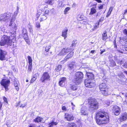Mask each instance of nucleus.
I'll use <instances>...</instances> for the list:
<instances>
[{
	"mask_svg": "<svg viewBox=\"0 0 127 127\" xmlns=\"http://www.w3.org/2000/svg\"><path fill=\"white\" fill-rule=\"evenodd\" d=\"M108 113L103 111H100L96 114V122L98 125L107 123L109 120Z\"/></svg>",
	"mask_w": 127,
	"mask_h": 127,
	"instance_id": "nucleus-1",
	"label": "nucleus"
},
{
	"mask_svg": "<svg viewBox=\"0 0 127 127\" xmlns=\"http://www.w3.org/2000/svg\"><path fill=\"white\" fill-rule=\"evenodd\" d=\"M89 110L91 112L95 111L98 109V103L95 99L91 98L89 100Z\"/></svg>",
	"mask_w": 127,
	"mask_h": 127,
	"instance_id": "nucleus-2",
	"label": "nucleus"
},
{
	"mask_svg": "<svg viewBox=\"0 0 127 127\" xmlns=\"http://www.w3.org/2000/svg\"><path fill=\"white\" fill-rule=\"evenodd\" d=\"M11 14L10 13H5L0 15V21L7 22L11 20Z\"/></svg>",
	"mask_w": 127,
	"mask_h": 127,
	"instance_id": "nucleus-3",
	"label": "nucleus"
},
{
	"mask_svg": "<svg viewBox=\"0 0 127 127\" xmlns=\"http://www.w3.org/2000/svg\"><path fill=\"white\" fill-rule=\"evenodd\" d=\"M83 77V74L81 72H78L75 74L74 79L73 80V82L75 84H80Z\"/></svg>",
	"mask_w": 127,
	"mask_h": 127,
	"instance_id": "nucleus-4",
	"label": "nucleus"
},
{
	"mask_svg": "<svg viewBox=\"0 0 127 127\" xmlns=\"http://www.w3.org/2000/svg\"><path fill=\"white\" fill-rule=\"evenodd\" d=\"M1 39L0 42L1 46H4L5 44L10 46L11 45L12 41L10 39L9 36L4 35L1 38Z\"/></svg>",
	"mask_w": 127,
	"mask_h": 127,
	"instance_id": "nucleus-5",
	"label": "nucleus"
},
{
	"mask_svg": "<svg viewBox=\"0 0 127 127\" xmlns=\"http://www.w3.org/2000/svg\"><path fill=\"white\" fill-rule=\"evenodd\" d=\"M99 87L101 93L104 95L107 96L108 94V89L105 83H102L99 85Z\"/></svg>",
	"mask_w": 127,
	"mask_h": 127,
	"instance_id": "nucleus-6",
	"label": "nucleus"
},
{
	"mask_svg": "<svg viewBox=\"0 0 127 127\" xmlns=\"http://www.w3.org/2000/svg\"><path fill=\"white\" fill-rule=\"evenodd\" d=\"M19 13L18 11H15L13 15L11 14L12 16L11 20L10 22L9 25V27H10L13 29H16V24L14 23V21L15 19V17Z\"/></svg>",
	"mask_w": 127,
	"mask_h": 127,
	"instance_id": "nucleus-7",
	"label": "nucleus"
},
{
	"mask_svg": "<svg viewBox=\"0 0 127 127\" xmlns=\"http://www.w3.org/2000/svg\"><path fill=\"white\" fill-rule=\"evenodd\" d=\"M50 80V76L47 72H44L40 79L42 82L44 83Z\"/></svg>",
	"mask_w": 127,
	"mask_h": 127,
	"instance_id": "nucleus-8",
	"label": "nucleus"
},
{
	"mask_svg": "<svg viewBox=\"0 0 127 127\" xmlns=\"http://www.w3.org/2000/svg\"><path fill=\"white\" fill-rule=\"evenodd\" d=\"M10 82L9 80L5 79H3L0 82L1 85L4 87L5 91L8 90V87L9 85Z\"/></svg>",
	"mask_w": 127,
	"mask_h": 127,
	"instance_id": "nucleus-9",
	"label": "nucleus"
},
{
	"mask_svg": "<svg viewBox=\"0 0 127 127\" xmlns=\"http://www.w3.org/2000/svg\"><path fill=\"white\" fill-rule=\"evenodd\" d=\"M85 83L86 86L89 88H92L95 85V83L93 82V81L89 79H85Z\"/></svg>",
	"mask_w": 127,
	"mask_h": 127,
	"instance_id": "nucleus-10",
	"label": "nucleus"
},
{
	"mask_svg": "<svg viewBox=\"0 0 127 127\" xmlns=\"http://www.w3.org/2000/svg\"><path fill=\"white\" fill-rule=\"evenodd\" d=\"M113 110L114 114L117 116L119 115L121 112L120 108L117 106L113 107Z\"/></svg>",
	"mask_w": 127,
	"mask_h": 127,
	"instance_id": "nucleus-11",
	"label": "nucleus"
},
{
	"mask_svg": "<svg viewBox=\"0 0 127 127\" xmlns=\"http://www.w3.org/2000/svg\"><path fill=\"white\" fill-rule=\"evenodd\" d=\"M121 122H122L127 120V113L124 112L121 114L119 119Z\"/></svg>",
	"mask_w": 127,
	"mask_h": 127,
	"instance_id": "nucleus-12",
	"label": "nucleus"
},
{
	"mask_svg": "<svg viewBox=\"0 0 127 127\" xmlns=\"http://www.w3.org/2000/svg\"><path fill=\"white\" fill-rule=\"evenodd\" d=\"M6 51L0 50V60L1 61L4 60H6L5 56L7 55Z\"/></svg>",
	"mask_w": 127,
	"mask_h": 127,
	"instance_id": "nucleus-13",
	"label": "nucleus"
},
{
	"mask_svg": "<svg viewBox=\"0 0 127 127\" xmlns=\"http://www.w3.org/2000/svg\"><path fill=\"white\" fill-rule=\"evenodd\" d=\"M39 17H40V21L46 20L48 17L44 15L43 14L41 13H40V12H38L37 13V17L38 18Z\"/></svg>",
	"mask_w": 127,
	"mask_h": 127,
	"instance_id": "nucleus-14",
	"label": "nucleus"
},
{
	"mask_svg": "<svg viewBox=\"0 0 127 127\" xmlns=\"http://www.w3.org/2000/svg\"><path fill=\"white\" fill-rule=\"evenodd\" d=\"M81 112L82 114L87 115L88 114V109L85 106H83L81 109Z\"/></svg>",
	"mask_w": 127,
	"mask_h": 127,
	"instance_id": "nucleus-15",
	"label": "nucleus"
},
{
	"mask_svg": "<svg viewBox=\"0 0 127 127\" xmlns=\"http://www.w3.org/2000/svg\"><path fill=\"white\" fill-rule=\"evenodd\" d=\"M66 78L65 77H62L60 79V80L59 82V84L60 86H63L66 82Z\"/></svg>",
	"mask_w": 127,
	"mask_h": 127,
	"instance_id": "nucleus-16",
	"label": "nucleus"
},
{
	"mask_svg": "<svg viewBox=\"0 0 127 127\" xmlns=\"http://www.w3.org/2000/svg\"><path fill=\"white\" fill-rule=\"evenodd\" d=\"M65 118L68 121H72L73 120L74 117L73 116L71 115L66 114L65 115Z\"/></svg>",
	"mask_w": 127,
	"mask_h": 127,
	"instance_id": "nucleus-17",
	"label": "nucleus"
},
{
	"mask_svg": "<svg viewBox=\"0 0 127 127\" xmlns=\"http://www.w3.org/2000/svg\"><path fill=\"white\" fill-rule=\"evenodd\" d=\"M14 84L16 89L18 91L19 89V88L18 87L19 83L18 80L16 79H14Z\"/></svg>",
	"mask_w": 127,
	"mask_h": 127,
	"instance_id": "nucleus-18",
	"label": "nucleus"
},
{
	"mask_svg": "<svg viewBox=\"0 0 127 127\" xmlns=\"http://www.w3.org/2000/svg\"><path fill=\"white\" fill-rule=\"evenodd\" d=\"M87 76L88 78V79H90L91 81H93L94 79V74L91 73H87Z\"/></svg>",
	"mask_w": 127,
	"mask_h": 127,
	"instance_id": "nucleus-19",
	"label": "nucleus"
},
{
	"mask_svg": "<svg viewBox=\"0 0 127 127\" xmlns=\"http://www.w3.org/2000/svg\"><path fill=\"white\" fill-rule=\"evenodd\" d=\"M73 52H71L67 55L65 57V58L64 59V61H66L68 59L71 58L73 56Z\"/></svg>",
	"mask_w": 127,
	"mask_h": 127,
	"instance_id": "nucleus-20",
	"label": "nucleus"
},
{
	"mask_svg": "<svg viewBox=\"0 0 127 127\" xmlns=\"http://www.w3.org/2000/svg\"><path fill=\"white\" fill-rule=\"evenodd\" d=\"M76 66L75 63L73 62H71L68 65L69 67L71 69L74 68Z\"/></svg>",
	"mask_w": 127,
	"mask_h": 127,
	"instance_id": "nucleus-21",
	"label": "nucleus"
},
{
	"mask_svg": "<svg viewBox=\"0 0 127 127\" xmlns=\"http://www.w3.org/2000/svg\"><path fill=\"white\" fill-rule=\"evenodd\" d=\"M68 29H66L63 31L62 32V36L64 37V39H65L67 37L66 35L67 34V32Z\"/></svg>",
	"mask_w": 127,
	"mask_h": 127,
	"instance_id": "nucleus-22",
	"label": "nucleus"
},
{
	"mask_svg": "<svg viewBox=\"0 0 127 127\" xmlns=\"http://www.w3.org/2000/svg\"><path fill=\"white\" fill-rule=\"evenodd\" d=\"M77 84H72L70 85V88L73 91L76 90L77 89Z\"/></svg>",
	"mask_w": 127,
	"mask_h": 127,
	"instance_id": "nucleus-23",
	"label": "nucleus"
},
{
	"mask_svg": "<svg viewBox=\"0 0 127 127\" xmlns=\"http://www.w3.org/2000/svg\"><path fill=\"white\" fill-rule=\"evenodd\" d=\"M96 12V9L94 7H93L91 9V11L89 14L90 15H93Z\"/></svg>",
	"mask_w": 127,
	"mask_h": 127,
	"instance_id": "nucleus-24",
	"label": "nucleus"
},
{
	"mask_svg": "<svg viewBox=\"0 0 127 127\" xmlns=\"http://www.w3.org/2000/svg\"><path fill=\"white\" fill-rule=\"evenodd\" d=\"M54 0H48L45 2V3L48 4H49L52 5L54 2Z\"/></svg>",
	"mask_w": 127,
	"mask_h": 127,
	"instance_id": "nucleus-25",
	"label": "nucleus"
},
{
	"mask_svg": "<svg viewBox=\"0 0 127 127\" xmlns=\"http://www.w3.org/2000/svg\"><path fill=\"white\" fill-rule=\"evenodd\" d=\"M57 124V123L56 122L52 121L49 123L48 127H53L54 126L56 125Z\"/></svg>",
	"mask_w": 127,
	"mask_h": 127,
	"instance_id": "nucleus-26",
	"label": "nucleus"
},
{
	"mask_svg": "<svg viewBox=\"0 0 127 127\" xmlns=\"http://www.w3.org/2000/svg\"><path fill=\"white\" fill-rule=\"evenodd\" d=\"M49 10L48 9H46L43 12H42L41 13L48 17L49 16Z\"/></svg>",
	"mask_w": 127,
	"mask_h": 127,
	"instance_id": "nucleus-27",
	"label": "nucleus"
},
{
	"mask_svg": "<svg viewBox=\"0 0 127 127\" xmlns=\"http://www.w3.org/2000/svg\"><path fill=\"white\" fill-rule=\"evenodd\" d=\"M66 53L65 50V48H63L61 51L59 53V55H64L66 54Z\"/></svg>",
	"mask_w": 127,
	"mask_h": 127,
	"instance_id": "nucleus-28",
	"label": "nucleus"
},
{
	"mask_svg": "<svg viewBox=\"0 0 127 127\" xmlns=\"http://www.w3.org/2000/svg\"><path fill=\"white\" fill-rule=\"evenodd\" d=\"M42 120V118L39 117H37L34 120L35 122H40Z\"/></svg>",
	"mask_w": 127,
	"mask_h": 127,
	"instance_id": "nucleus-29",
	"label": "nucleus"
},
{
	"mask_svg": "<svg viewBox=\"0 0 127 127\" xmlns=\"http://www.w3.org/2000/svg\"><path fill=\"white\" fill-rule=\"evenodd\" d=\"M102 40H105L107 39V34L106 33V32H105L103 33L102 34Z\"/></svg>",
	"mask_w": 127,
	"mask_h": 127,
	"instance_id": "nucleus-30",
	"label": "nucleus"
},
{
	"mask_svg": "<svg viewBox=\"0 0 127 127\" xmlns=\"http://www.w3.org/2000/svg\"><path fill=\"white\" fill-rule=\"evenodd\" d=\"M110 66H114L116 65V63L113 60H110Z\"/></svg>",
	"mask_w": 127,
	"mask_h": 127,
	"instance_id": "nucleus-31",
	"label": "nucleus"
},
{
	"mask_svg": "<svg viewBox=\"0 0 127 127\" xmlns=\"http://www.w3.org/2000/svg\"><path fill=\"white\" fill-rule=\"evenodd\" d=\"M28 59L29 64H32V60L31 57L30 56H28Z\"/></svg>",
	"mask_w": 127,
	"mask_h": 127,
	"instance_id": "nucleus-32",
	"label": "nucleus"
},
{
	"mask_svg": "<svg viewBox=\"0 0 127 127\" xmlns=\"http://www.w3.org/2000/svg\"><path fill=\"white\" fill-rule=\"evenodd\" d=\"M32 64L29 65L28 66V71L29 73H30L32 71Z\"/></svg>",
	"mask_w": 127,
	"mask_h": 127,
	"instance_id": "nucleus-33",
	"label": "nucleus"
},
{
	"mask_svg": "<svg viewBox=\"0 0 127 127\" xmlns=\"http://www.w3.org/2000/svg\"><path fill=\"white\" fill-rule=\"evenodd\" d=\"M62 67V66L61 65H59L56 68L55 70L57 71H59L61 70Z\"/></svg>",
	"mask_w": 127,
	"mask_h": 127,
	"instance_id": "nucleus-34",
	"label": "nucleus"
},
{
	"mask_svg": "<svg viewBox=\"0 0 127 127\" xmlns=\"http://www.w3.org/2000/svg\"><path fill=\"white\" fill-rule=\"evenodd\" d=\"M70 8L69 7H67L66 8L64 11V14H67V12L70 9Z\"/></svg>",
	"mask_w": 127,
	"mask_h": 127,
	"instance_id": "nucleus-35",
	"label": "nucleus"
},
{
	"mask_svg": "<svg viewBox=\"0 0 127 127\" xmlns=\"http://www.w3.org/2000/svg\"><path fill=\"white\" fill-rule=\"evenodd\" d=\"M115 61L118 64H119L120 65H122L123 63L122 60H119L116 59Z\"/></svg>",
	"mask_w": 127,
	"mask_h": 127,
	"instance_id": "nucleus-36",
	"label": "nucleus"
},
{
	"mask_svg": "<svg viewBox=\"0 0 127 127\" xmlns=\"http://www.w3.org/2000/svg\"><path fill=\"white\" fill-rule=\"evenodd\" d=\"M68 127H76V126L74 123L69 124L68 125Z\"/></svg>",
	"mask_w": 127,
	"mask_h": 127,
	"instance_id": "nucleus-37",
	"label": "nucleus"
},
{
	"mask_svg": "<svg viewBox=\"0 0 127 127\" xmlns=\"http://www.w3.org/2000/svg\"><path fill=\"white\" fill-rule=\"evenodd\" d=\"M27 33V31L26 29L24 28H23L22 30V35H24V34Z\"/></svg>",
	"mask_w": 127,
	"mask_h": 127,
	"instance_id": "nucleus-38",
	"label": "nucleus"
},
{
	"mask_svg": "<svg viewBox=\"0 0 127 127\" xmlns=\"http://www.w3.org/2000/svg\"><path fill=\"white\" fill-rule=\"evenodd\" d=\"M51 46H47L45 48V51L47 52H48L49 50L51 48Z\"/></svg>",
	"mask_w": 127,
	"mask_h": 127,
	"instance_id": "nucleus-39",
	"label": "nucleus"
},
{
	"mask_svg": "<svg viewBox=\"0 0 127 127\" xmlns=\"http://www.w3.org/2000/svg\"><path fill=\"white\" fill-rule=\"evenodd\" d=\"M118 76L121 79H122L125 77L124 75L122 73L121 74H119L118 75Z\"/></svg>",
	"mask_w": 127,
	"mask_h": 127,
	"instance_id": "nucleus-40",
	"label": "nucleus"
},
{
	"mask_svg": "<svg viewBox=\"0 0 127 127\" xmlns=\"http://www.w3.org/2000/svg\"><path fill=\"white\" fill-rule=\"evenodd\" d=\"M24 39L25 38H28V37L27 33L24 34V35H22Z\"/></svg>",
	"mask_w": 127,
	"mask_h": 127,
	"instance_id": "nucleus-41",
	"label": "nucleus"
},
{
	"mask_svg": "<svg viewBox=\"0 0 127 127\" xmlns=\"http://www.w3.org/2000/svg\"><path fill=\"white\" fill-rule=\"evenodd\" d=\"M35 26L37 28H39L40 27V23L38 22H36L35 24Z\"/></svg>",
	"mask_w": 127,
	"mask_h": 127,
	"instance_id": "nucleus-42",
	"label": "nucleus"
},
{
	"mask_svg": "<svg viewBox=\"0 0 127 127\" xmlns=\"http://www.w3.org/2000/svg\"><path fill=\"white\" fill-rule=\"evenodd\" d=\"M123 33L127 36V30L126 29H124L123 31Z\"/></svg>",
	"mask_w": 127,
	"mask_h": 127,
	"instance_id": "nucleus-43",
	"label": "nucleus"
},
{
	"mask_svg": "<svg viewBox=\"0 0 127 127\" xmlns=\"http://www.w3.org/2000/svg\"><path fill=\"white\" fill-rule=\"evenodd\" d=\"M77 43V41L76 40H74L72 42V46H74Z\"/></svg>",
	"mask_w": 127,
	"mask_h": 127,
	"instance_id": "nucleus-44",
	"label": "nucleus"
},
{
	"mask_svg": "<svg viewBox=\"0 0 127 127\" xmlns=\"http://www.w3.org/2000/svg\"><path fill=\"white\" fill-rule=\"evenodd\" d=\"M104 5V4H100V6H98V9L99 10H100L101 9H102L103 7V5Z\"/></svg>",
	"mask_w": 127,
	"mask_h": 127,
	"instance_id": "nucleus-45",
	"label": "nucleus"
},
{
	"mask_svg": "<svg viewBox=\"0 0 127 127\" xmlns=\"http://www.w3.org/2000/svg\"><path fill=\"white\" fill-rule=\"evenodd\" d=\"M62 2L61 1H59V2L58 6L59 7H61L62 6Z\"/></svg>",
	"mask_w": 127,
	"mask_h": 127,
	"instance_id": "nucleus-46",
	"label": "nucleus"
},
{
	"mask_svg": "<svg viewBox=\"0 0 127 127\" xmlns=\"http://www.w3.org/2000/svg\"><path fill=\"white\" fill-rule=\"evenodd\" d=\"M29 31L30 32H32L33 30L32 28V26H30V27H29Z\"/></svg>",
	"mask_w": 127,
	"mask_h": 127,
	"instance_id": "nucleus-47",
	"label": "nucleus"
},
{
	"mask_svg": "<svg viewBox=\"0 0 127 127\" xmlns=\"http://www.w3.org/2000/svg\"><path fill=\"white\" fill-rule=\"evenodd\" d=\"M65 50L66 54L67 53L71 51L70 49L69 48L65 49Z\"/></svg>",
	"mask_w": 127,
	"mask_h": 127,
	"instance_id": "nucleus-48",
	"label": "nucleus"
},
{
	"mask_svg": "<svg viewBox=\"0 0 127 127\" xmlns=\"http://www.w3.org/2000/svg\"><path fill=\"white\" fill-rule=\"evenodd\" d=\"M3 99L4 101L6 103H8V101L7 98L4 96L3 97Z\"/></svg>",
	"mask_w": 127,
	"mask_h": 127,
	"instance_id": "nucleus-49",
	"label": "nucleus"
},
{
	"mask_svg": "<svg viewBox=\"0 0 127 127\" xmlns=\"http://www.w3.org/2000/svg\"><path fill=\"white\" fill-rule=\"evenodd\" d=\"M113 9V8L112 7H110L109 12H110L109 14V15H110V14H111V12H112V10Z\"/></svg>",
	"mask_w": 127,
	"mask_h": 127,
	"instance_id": "nucleus-50",
	"label": "nucleus"
},
{
	"mask_svg": "<svg viewBox=\"0 0 127 127\" xmlns=\"http://www.w3.org/2000/svg\"><path fill=\"white\" fill-rule=\"evenodd\" d=\"M123 66L125 68H127V63H125V64H124L123 65Z\"/></svg>",
	"mask_w": 127,
	"mask_h": 127,
	"instance_id": "nucleus-51",
	"label": "nucleus"
},
{
	"mask_svg": "<svg viewBox=\"0 0 127 127\" xmlns=\"http://www.w3.org/2000/svg\"><path fill=\"white\" fill-rule=\"evenodd\" d=\"M104 20V17H101L99 20V22H102Z\"/></svg>",
	"mask_w": 127,
	"mask_h": 127,
	"instance_id": "nucleus-52",
	"label": "nucleus"
},
{
	"mask_svg": "<svg viewBox=\"0 0 127 127\" xmlns=\"http://www.w3.org/2000/svg\"><path fill=\"white\" fill-rule=\"evenodd\" d=\"M36 80V78H32L31 80V83H33Z\"/></svg>",
	"mask_w": 127,
	"mask_h": 127,
	"instance_id": "nucleus-53",
	"label": "nucleus"
},
{
	"mask_svg": "<svg viewBox=\"0 0 127 127\" xmlns=\"http://www.w3.org/2000/svg\"><path fill=\"white\" fill-rule=\"evenodd\" d=\"M99 22L98 23H96L95 25V26H94V28L95 29L97 28V26L99 25Z\"/></svg>",
	"mask_w": 127,
	"mask_h": 127,
	"instance_id": "nucleus-54",
	"label": "nucleus"
},
{
	"mask_svg": "<svg viewBox=\"0 0 127 127\" xmlns=\"http://www.w3.org/2000/svg\"><path fill=\"white\" fill-rule=\"evenodd\" d=\"M28 43V44H29L30 43V41H29V40L28 39V38H25L24 39Z\"/></svg>",
	"mask_w": 127,
	"mask_h": 127,
	"instance_id": "nucleus-55",
	"label": "nucleus"
},
{
	"mask_svg": "<svg viewBox=\"0 0 127 127\" xmlns=\"http://www.w3.org/2000/svg\"><path fill=\"white\" fill-rule=\"evenodd\" d=\"M122 127H127V123L123 125L122 126Z\"/></svg>",
	"mask_w": 127,
	"mask_h": 127,
	"instance_id": "nucleus-56",
	"label": "nucleus"
},
{
	"mask_svg": "<svg viewBox=\"0 0 127 127\" xmlns=\"http://www.w3.org/2000/svg\"><path fill=\"white\" fill-rule=\"evenodd\" d=\"M100 51H101V52L100 53V54H102L105 51V49H104L103 50H100Z\"/></svg>",
	"mask_w": 127,
	"mask_h": 127,
	"instance_id": "nucleus-57",
	"label": "nucleus"
},
{
	"mask_svg": "<svg viewBox=\"0 0 127 127\" xmlns=\"http://www.w3.org/2000/svg\"><path fill=\"white\" fill-rule=\"evenodd\" d=\"M62 109L64 111H66V108L65 106H63L62 107Z\"/></svg>",
	"mask_w": 127,
	"mask_h": 127,
	"instance_id": "nucleus-58",
	"label": "nucleus"
},
{
	"mask_svg": "<svg viewBox=\"0 0 127 127\" xmlns=\"http://www.w3.org/2000/svg\"><path fill=\"white\" fill-rule=\"evenodd\" d=\"M2 104L1 103V102L0 101V110H1V108L2 106Z\"/></svg>",
	"mask_w": 127,
	"mask_h": 127,
	"instance_id": "nucleus-59",
	"label": "nucleus"
},
{
	"mask_svg": "<svg viewBox=\"0 0 127 127\" xmlns=\"http://www.w3.org/2000/svg\"><path fill=\"white\" fill-rule=\"evenodd\" d=\"M36 75L35 74L32 77V78H36Z\"/></svg>",
	"mask_w": 127,
	"mask_h": 127,
	"instance_id": "nucleus-60",
	"label": "nucleus"
},
{
	"mask_svg": "<svg viewBox=\"0 0 127 127\" xmlns=\"http://www.w3.org/2000/svg\"><path fill=\"white\" fill-rule=\"evenodd\" d=\"M19 7L18 6H17V9H16V11H18V12H19Z\"/></svg>",
	"mask_w": 127,
	"mask_h": 127,
	"instance_id": "nucleus-61",
	"label": "nucleus"
},
{
	"mask_svg": "<svg viewBox=\"0 0 127 127\" xmlns=\"http://www.w3.org/2000/svg\"><path fill=\"white\" fill-rule=\"evenodd\" d=\"M95 51V50H92L91 51V53L92 54H94V53Z\"/></svg>",
	"mask_w": 127,
	"mask_h": 127,
	"instance_id": "nucleus-62",
	"label": "nucleus"
},
{
	"mask_svg": "<svg viewBox=\"0 0 127 127\" xmlns=\"http://www.w3.org/2000/svg\"><path fill=\"white\" fill-rule=\"evenodd\" d=\"M124 95H125V96L126 97H127V93H125V94H124Z\"/></svg>",
	"mask_w": 127,
	"mask_h": 127,
	"instance_id": "nucleus-63",
	"label": "nucleus"
},
{
	"mask_svg": "<svg viewBox=\"0 0 127 127\" xmlns=\"http://www.w3.org/2000/svg\"><path fill=\"white\" fill-rule=\"evenodd\" d=\"M124 72L127 75V71H124Z\"/></svg>",
	"mask_w": 127,
	"mask_h": 127,
	"instance_id": "nucleus-64",
	"label": "nucleus"
}]
</instances>
